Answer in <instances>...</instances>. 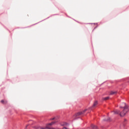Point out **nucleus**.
I'll return each instance as SVG.
<instances>
[{
	"label": "nucleus",
	"instance_id": "obj_1",
	"mask_svg": "<svg viewBox=\"0 0 129 129\" xmlns=\"http://www.w3.org/2000/svg\"><path fill=\"white\" fill-rule=\"evenodd\" d=\"M120 108H123L122 111H120L118 110H115L113 111L114 114H119L120 116H124L127 112H128V106L125 103H122L120 105Z\"/></svg>",
	"mask_w": 129,
	"mask_h": 129
},
{
	"label": "nucleus",
	"instance_id": "obj_2",
	"mask_svg": "<svg viewBox=\"0 0 129 129\" xmlns=\"http://www.w3.org/2000/svg\"><path fill=\"white\" fill-rule=\"evenodd\" d=\"M86 110H87V109H85L83 112L81 111V112H79L76 113L74 115V118L76 119V118H77V117H78V116H79L80 115H81V114H83V113H84V112H85V111H86Z\"/></svg>",
	"mask_w": 129,
	"mask_h": 129
},
{
	"label": "nucleus",
	"instance_id": "obj_3",
	"mask_svg": "<svg viewBox=\"0 0 129 129\" xmlns=\"http://www.w3.org/2000/svg\"><path fill=\"white\" fill-rule=\"evenodd\" d=\"M117 93V92L116 91H111L110 93L111 95H113V94H116Z\"/></svg>",
	"mask_w": 129,
	"mask_h": 129
},
{
	"label": "nucleus",
	"instance_id": "obj_4",
	"mask_svg": "<svg viewBox=\"0 0 129 129\" xmlns=\"http://www.w3.org/2000/svg\"><path fill=\"white\" fill-rule=\"evenodd\" d=\"M91 127L92 128H93V129H96L97 128V126L92 124L91 125Z\"/></svg>",
	"mask_w": 129,
	"mask_h": 129
},
{
	"label": "nucleus",
	"instance_id": "obj_5",
	"mask_svg": "<svg viewBox=\"0 0 129 129\" xmlns=\"http://www.w3.org/2000/svg\"><path fill=\"white\" fill-rule=\"evenodd\" d=\"M108 99H109V97L103 98V100H108Z\"/></svg>",
	"mask_w": 129,
	"mask_h": 129
},
{
	"label": "nucleus",
	"instance_id": "obj_6",
	"mask_svg": "<svg viewBox=\"0 0 129 129\" xmlns=\"http://www.w3.org/2000/svg\"><path fill=\"white\" fill-rule=\"evenodd\" d=\"M97 105V101H95L93 105V107H95Z\"/></svg>",
	"mask_w": 129,
	"mask_h": 129
},
{
	"label": "nucleus",
	"instance_id": "obj_7",
	"mask_svg": "<svg viewBox=\"0 0 129 129\" xmlns=\"http://www.w3.org/2000/svg\"><path fill=\"white\" fill-rule=\"evenodd\" d=\"M105 120H107V121H108V120H110V118L107 117L106 119H105Z\"/></svg>",
	"mask_w": 129,
	"mask_h": 129
},
{
	"label": "nucleus",
	"instance_id": "obj_8",
	"mask_svg": "<svg viewBox=\"0 0 129 129\" xmlns=\"http://www.w3.org/2000/svg\"><path fill=\"white\" fill-rule=\"evenodd\" d=\"M2 103H5V101L4 100H2L1 101Z\"/></svg>",
	"mask_w": 129,
	"mask_h": 129
},
{
	"label": "nucleus",
	"instance_id": "obj_9",
	"mask_svg": "<svg viewBox=\"0 0 129 129\" xmlns=\"http://www.w3.org/2000/svg\"><path fill=\"white\" fill-rule=\"evenodd\" d=\"M53 119H55V118H53L52 119H51L52 120H53Z\"/></svg>",
	"mask_w": 129,
	"mask_h": 129
},
{
	"label": "nucleus",
	"instance_id": "obj_10",
	"mask_svg": "<svg viewBox=\"0 0 129 129\" xmlns=\"http://www.w3.org/2000/svg\"><path fill=\"white\" fill-rule=\"evenodd\" d=\"M28 126V125H27L26 126V128H27V127Z\"/></svg>",
	"mask_w": 129,
	"mask_h": 129
}]
</instances>
